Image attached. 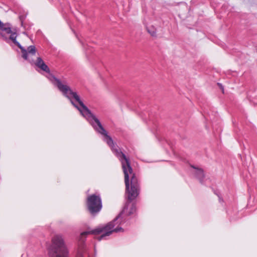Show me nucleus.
Here are the masks:
<instances>
[{"label": "nucleus", "instance_id": "nucleus-7", "mask_svg": "<svg viewBox=\"0 0 257 257\" xmlns=\"http://www.w3.org/2000/svg\"><path fill=\"white\" fill-rule=\"evenodd\" d=\"M195 169V174L196 177L200 180H201L204 177V173L202 169L194 168Z\"/></svg>", "mask_w": 257, "mask_h": 257}, {"label": "nucleus", "instance_id": "nucleus-5", "mask_svg": "<svg viewBox=\"0 0 257 257\" xmlns=\"http://www.w3.org/2000/svg\"><path fill=\"white\" fill-rule=\"evenodd\" d=\"M30 62L34 65L37 69H39V70L46 72H48V67L41 57H38L36 60H33V61H30Z\"/></svg>", "mask_w": 257, "mask_h": 257}, {"label": "nucleus", "instance_id": "nucleus-6", "mask_svg": "<svg viewBox=\"0 0 257 257\" xmlns=\"http://www.w3.org/2000/svg\"><path fill=\"white\" fill-rule=\"evenodd\" d=\"M135 211V206L131 202L127 203L123 210V212L128 215H131L134 213Z\"/></svg>", "mask_w": 257, "mask_h": 257}, {"label": "nucleus", "instance_id": "nucleus-2", "mask_svg": "<svg viewBox=\"0 0 257 257\" xmlns=\"http://www.w3.org/2000/svg\"><path fill=\"white\" fill-rule=\"evenodd\" d=\"M121 215V214H120L113 221L108 223L105 226L98 227L95 229L90 231H85L81 233V237L88 234H101L100 236L98 238L99 240H100L104 237L109 235L113 232H117L122 231V228L119 226L122 221V218Z\"/></svg>", "mask_w": 257, "mask_h": 257}, {"label": "nucleus", "instance_id": "nucleus-3", "mask_svg": "<svg viewBox=\"0 0 257 257\" xmlns=\"http://www.w3.org/2000/svg\"><path fill=\"white\" fill-rule=\"evenodd\" d=\"M52 257H69V249L63 236L57 234L51 239Z\"/></svg>", "mask_w": 257, "mask_h": 257}, {"label": "nucleus", "instance_id": "nucleus-1", "mask_svg": "<svg viewBox=\"0 0 257 257\" xmlns=\"http://www.w3.org/2000/svg\"><path fill=\"white\" fill-rule=\"evenodd\" d=\"M49 81L56 86L62 93L68 98L71 103L76 107L81 114L88 119L94 128L104 137V141L111 147L112 151L121 161L122 168L124 174V182L126 190H139L138 179L133 173L131 167L129 160L124 154L119 152L114 148L115 145L111 138L108 136L106 131L103 127L99 119L91 113L88 108L80 100L79 95L73 91L67 83L65 81H61L49 73Z\"/></svg>", "mask_w": 257, "mask_h": 257}, {"label": "nucleus", "instance_id": "nucleus-4", "mask_svg": "<svg viewBox=\"0 0 257 257\" xmlns=\"http://www.w3.org/2000/svg\"><path fill=\"white\" fill-rule=\"evenodd\" d=\"M88 209L91 214L99 212L102 208L101 200L99 196L92 195L87 198Z\"/></svg>", "mask_w": 257, "mask_h": 257}]
</instances>
